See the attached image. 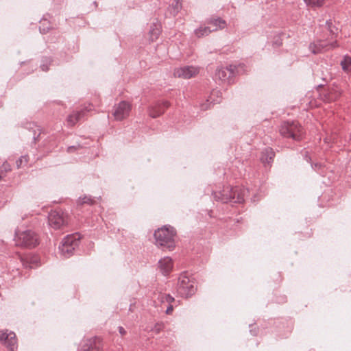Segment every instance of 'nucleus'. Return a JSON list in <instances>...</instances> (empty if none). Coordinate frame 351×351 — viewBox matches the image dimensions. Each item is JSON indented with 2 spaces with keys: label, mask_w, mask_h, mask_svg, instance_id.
<instances>
[{
  "label": "nucleus",
  "mask_w": 351,
  "mask_h": 351,
  "mask_svg": "<svg viewBox=\"0 0 351 351\" xmlns=\"http://www.w3.org/2000/svg\"><path fill=\"white\" fill-rule=\"evenodd\" d=\"M182 9V3L180 0H174L169 7V11L173 16H176Z\"/></svg>",
  "instance_id": "5701e85b"
},
{
  "label": "nucleus",
  "mask_w": 351,
  "mask_h": 351,
  "mask_svg": "<svg viewBox=\"0 0 351 351\" xmlns=\"http://www.w3.org/2000/svg\"><path fill=\"white\" fill-rule=\"evenodd\" d=\"M340 64L342 67V69L345 72H349V68L351 66V57L348 56H345L343 60L341 61Z\"/></svg>",
  "instance_id": "b1692460"
},
{
  "label": "nucleus",
  "mask_w": 351,
  "mask_h": 351,
  "mask_svg": "<svg viewBox=\"0 0 351 351\" xmlns=\"http://www.w3.org/2000/svg\"><path fill=\"white\" fill-rule=\"evenodd\" d=\"M76 147L75 146H71V147H69L67 148V152H69V153H71L73 152V151L76 150Z\"/></svg>",
  "instance_id": "e433bc0d"
},
{
  "label": "nucleus",
  "mask_w": 351,
  "mask_h": 351,
  "mask_svg": "<svg viewBox=\"0 0 351 351\" xmlns=\"http://www.w3.org/2000/svg\"><path fill=\"white\" fill-rule=\"evenodd\" d=\"M4 176H5V173L3 172V170H0V180Z\"/></svg>",
  "instance_id": "4c0bfd02"
},
{
  "label": "nucleus",
  "mask_w": 351,
  "mask_h": 351,
  "mask_svg": "<svg viewBox=\"0 0 351 351\" xmlns=\"http://www.w3.org/2000/svg\"><path fill=\"white\" fill-rule=\"evenodd\" d=\"M217 31V27H213L212 26H200L194 31L195 35L197 38H202L209 35L212 32Z\"/></svg>",
  "instance_id": "6ab92c4d"
},
{
  "label": "nucleus",
  "mask_w": 351,
  "mask_h": 351,
  "mask_svg": "<svg viewBox=\"0 0 351 351\" xmlns=\"http://www.w3.org/2000/svg\"><path fill=\"white\" fill-rule=\"evenodd\" d=\"M131 110V106L128 102L123 101L114 106L113 116L117 121H121L126 118Z\"/></svg>",
  "instance_id": "f8f14e48"
},
{
  "label": "nucleus",
  "mask_w": 351,
  "mask_h": 351,
  "mask_svg": "<svg viewBox=\"0 0 351 351\" xmlns=\"http://www.w3.org/2000/svg\"><path fill=\"white\" fill-rule=\"evenodd\" d=\"M164 297H165L166 302L169 303V304H171V303L174 301V298L169 294H166V295H164Z\"/></svg>",
  "instance_id": "473e14b6"
},
{
  "label": "nucleus",
  "mask_w": 351,
  "mask_h": 351,
  "mask_svg": "<svg viewBox=\"0 0 351 351\" xmlns=\"http://www.w3.org/2000/svg\"><path fill=\"white\" fill-rule=\"evenodd\" d=\"M280 134L285 138H291L295 141L302 139L304 132L302 125L297 121H286L280 128Z\"/></svg>",
  "instance_id": "7ed1b4c3"
},
{
  "label": "nucleus",
  "mask_w": 351,
  "mask_h": 351,
  "mask_svg": "<svg viewBox=\"0 0 351 351\" xmlns=\"http://www.w3.org/2000/svg\"><path fill=\"white\" fill-rule=\"evenodd\" d=\"M154 236L156 245L169 251L175 248L176 231L173 227L168 225L163 226L154 232Z\"/></svg>",
  "instance_id": "f257e3e1"
},
{
  "label": "nucleus",
  "mask_w": 351,
  "mask_h": 351,
  "mask_svg": "<svg viewBox=\"0 0 351 351\" xmlns=\"http://www.w3.org/2000/svg\"><path fill=\"white\" fill-rule=\"evenodd\" d=\"M196 288L194 286V282L186 276L182 275L178 282V293L186 298L190 297L195 293Z\"/></svg>",
  "instance_id": "0eeeda50"
},
{
  "label": "nucleus",
  "mask_w": 351,
  "mask_h": 351,
  "mask_svg": "<svg viewBox=\"0 0 351 351\" xmlns=\"http://www.w3.org/2000/svg\"><path fill=\"white\" fill-rule=\"evenodd\" d=\"M173 266L172 259L169 256H165L158 261V268L161 274L167 276L172 271Z\"/></svg>",
  "instance_id": "4468645a"
},
{
  "label": "nucleus",
  "mask_w": 351,
  "mask_h": 351,
  "mask_svg": "<svg viewBox=\"0 0 351 351\" xmlns=\"http://www.w3.org/2000/svg\"><path fill=\"white\" fill-rule=\"evenodd\" d=\"M163 328V324H156L153 328V330L155 331L156 333L160 332V331Z\"/></svg>",
  "instance_id": "2f4dec72"
},
{
  "label": "nucleus",
  "mask_w": 351,
  "mask_h": 351,
  "mask_svg": "<svg viewBox=\"0 0 351 351\" xmlns=\"http://www.w3.org/2000/svg\"><path fill=\"white\" fill-rule=\"evenodd\" d=\"M199 68L193 66H184L174 69L173 75L176 77L189 79L197 75Z\"/></svg>",
  "instance_id": "1a4fd4ad"
},
{
  "label": "nucleus",
  "mask_w": 351,
  "mask_h": 351,
  "mask_svg": "<svg viewBox=\"0 0 351 351\" xmlns=\"http://www.w3.org/2000/svg\"><path fill=\"white\" fill-rule=\"evenodd\" d=\"M0 170H3V172L5 173V175L6 174V173L9 172L11 171V167L10 165V164L7 162H5L3 163V165H1V168H0Z\"/></svg>",
  "instance_id": "c756f323"
},
{
  "label": "nucleus",
  "mask_w": 351,
  "mask_h": 351,
  "mask_svg": "<svg viewBox=\"0 0 351 351\" xmlns=\"http://www.w3.org/2000/svg\"><path fill=\"white\" fill-rule=\"evenodd\" d=\"M326 27L332 35L336 34L337 29L332 25L331 20H327L326 21Z\"/></svg>",
  "instance_id": "c85d7f7f"
},
{
  "label": "nucleus",
  "mask_w": 351,
  "mask_h": 351,
  "mask_svg": "<svg viewBox=\"0 0 351 351\" xmlns=\"http://www.w3.org/2000/svg\"><path fill=\"white\" fill-rule=\"evenodd\" d=\"M160 34V25L158 24H154L150 27L149 32V40L151 41L156 40Z\"/></svg>",
  "instance_id": "4be33fe9"
},
{
  "label": "nucleus",
  "mask_w": 351,
  "mask_h": 351,
  "mask_svg": "<svg viewBox=\"0 0 351 351\" xmlns=\"http://www.w3.org/2000/svg\"><path fill=\"white\" fill-rule=\"evenodd\" d=\"M16 245L24 247H34L38 243V237L32 230L16 232L15 235Z\"/></svg>",
  "instance_id": "20e7f679"
},
{
  "label": "nucleus",
  "mask_w": 351,
  "mask_h": 351,
  "mask_svg": "<svg viewBox=\"0 0 351 351\" xmlns=\"http://www.w3.org/2000/svg\"><path fill=\"white\" fill-rule=\"evenodd\" d=\"M40 25L39 26V30L41 34H46L51 29L50 23L46 19L40 21Z\"/></svg>",
  "instance_id": "393cba45"
},
{
  "label": "nucleus",
  "mask_w": 351,
  "mask_h": 351,
  "mask_svg": "<svg viewBox=\"0 0 351 351\" xmlns=\"http://www.w3.org/2000/svg\"><path fill=\"white\" fill-rule=\"evenodd\" d=\"M235 66L230 65L228 67L218 68L215 72V78L223 82H231V78L234 75Z\"/></svg>",
  "instance_id": "9b49d317"
},
{
  "label": "nucleus",
  "mask_w": 351,
  "mask_h": 351,
  "mask_svg": "<svg viewBox=\"0 0 351 351\" xmlns=\"http://www.w3.org/2000/svg\"><path fill=\"white\" fill-rule=\"evenodd\" d=\"M95 201L93 198H92L90 196L85 195L83 197H80L77 200V204L82 205L84 204H87L89 205H92L95 204Z\"/></svg>",
  "instance_id": "a878e982"
},
{
  "label": "nucleus",
  "mask_w": 351,
  "mask_h": 351,
  "mask_svg": "<svg viewBox=\"0 0 351 351\" xmlns=\"http://www.w3.org/2000/svg\"><path fill=\"white\" fill-rule=\"evenodd\" d=\"M164 295H166L165 293H160L158 295V300L161 302V303H165L166 302L165 301V297H164Z\"/></svg>",
  "instance_id": "72a5a7b5"
},
{
  "label": "nucleus",
  "mask_w": 351,
  "mask_h": 351,
  "mask_svg": "<svg viewBox=\"0 0 351 351\" xmlns=\"http://www.w3.org/2000/svg\"><path fill=\"white\" fill-rule=\"evenodd\" d=\"M173 311V306L169 304V306L167 308L166 313L170 314Z\"/></svg>",
  "instance_id": "c9c22d12"
},
{
  "label": "nucleus",
  "mask_w": 351,
  "mask_h": 351,
  "mask_svg": "<svg viewBox=\"0 0 351 351\" xmlns=\"http://www.w3.org/2000/svg\"><path fill=\"white\" fill-rule=\"evenodd\" d=\"M82 351H101V341L98 337L89 339L82 347Z\"/></svg>",
  "instance_id": "dca6fc26"
},
{
  "label": "nucleus",
  "mask_w": 351,
  "mask_h": 351,
  "mask_svg": "<svg viewBox=\"0 0 351 351\" xmlns=\"http://www.w3.org/2000/svg\"><path fill=\"white\" fill-rule=\"evenodd\" d=\"M119 332L122 336L126 334L125 330L122 326L119 327Z\"/></svg>",
  "instance_id": "f704fd0d"
},
{
  "label": "nucleus",
  "mask_w": 351,
  "mask_h": 351,
  "mask_svg": "<svg viewBox=\"0 0 351 351\" xmlns=\"http://www.w3.org/2000/svg\"><path fill=\"white\" fill-rule=\"evenodd\" d=\"M80 236L77 234H72L65 237L59 246L62 255L68 258L73 255L75 249L79 245Z\"/></svg>",
  "instance_id": "39448f33"
},
{
  "label": "nucleus",
  "mask_w": 351,
  "mask_h": 351,
  "mask_svg": "<svg viewBox=\"0 0 351 351\" xmlns=\"http://www.w3.org/2000/svg\"><path fill=\"white\" fill-rule=\"evenodd\" d=\"M245 193V189L227 186L222 191L214 192L213 195L215 199L223 203H242L244 202Z\"/></svg>",
  "instance_id": "f03ea898"
},
{
  "label": "nucleus",
  "mask_w": 351,
  "mask_h": 351,
  "mask_svg": "<svg viewBox=\"0 0 351 351\" xmlns=\"http://www.w3.org/2000/svg\"><path fill=\"white\" fill-rule=\"evenodd\" d=\"M306 5L312 7H320L323 5L324 0H304Z\"/></svg>",
  "instance_id": "cd10ccee"
},
{
  "label": "nucleus",
  "mask_w": 351,
  "mask_h": 351,
  "mask_svg": "<svg viewBox=\"0 0 351 351\" xmlns=\"http://www.w3.org/2000/svg\"><path fill=\"white\" fill-rule=\"evenodd\" d=\"M0 341L11 351H14L17 348V340L14 332L0 330Z\"/></svg>",
  "instance_id": "6e6552de"
},
{
  "label": "nucleus",
  "mask_w": 351,
  "mask_h": 351,
  "mask_svg": "<svg viewBox=\"0 0 351 351\" xmlns=\"http://www.w3.org/2000/svg\"><path fill=\"white\" fill-rule=\"evenodd\" d=\"M206 23L208 26H212L213 28L217 27V30L222 29L226 26V22L219 17L210 19L208 20Z\"/></svg>",
  "instance_id": "412c9836"
},
{
  "label": "nucleus",
  "mask_w": 351,
  "mask_h": 351,
  "mask_svg": "<svg viewBox=\"0 0 351 351\" xmlns=\"http://www.w3.org/2000/svg\"><path fill=\"white\" fill-rule=\"evenodd\" d=\"M221 93L219 90H213L208 99L206 100V104H202L201 105V109L202 110H206L210 107L212 104H217L221 102Z\"/></svg>",
  "instance_id": "2eb2a0df"
},
{
  "label": "nucleus",
  "mask_w": 351,
  "mask_h": 351,
  "mask_svg": "<svg viewBox=\"0 0 351 351\" xmlns=\"http://www.w3.org/2000/svg\"><path fill=\"white\" fill-rule=\"evenodd\" d=\"M48 223L55 230H63L68 225V215L61 210H51L48 216Z\"/></svg>",
  "instance_id": "423d86ee"
},
{
  "label": "nucleus",
  "mask_w": 351,
  "mask_h": 351,
  "mask_svg": "<svg viewBox=\"0 0 351 351\" xmlns=\"http://www.w3.org/2000/svg\"><path fill=\"white\" fill-rule=\"evenodd\" d=\"M318 166H319V165H318V164H315V167H318Z\"/></svg>",
  "instance_id": "ea45409f"
},
{
  "label": "nucleus",
  "mask_w": 351,
  "mask_h": 351,
  "mask_svg": "<svg viewBox=\"0 0 351 351\" xmlns=\"http://www.w3.org/2000/svg\"><path fill=\"white\" fill-rule=\"evenodd\" d=\"M337 46V45L336 41L327 43L325 40H317L310 44L309 49L313 54H317L330 49H333Z\"/></svg>",
  "instance_id": "9d476101"
},
{
  "label": "nucleus",
  "mask_w": 351,
  "mask_h": 351,
  "mask_svg": "<svg viewBox=\"0 0 351 351\" xmlns=\"http://www.w3.org/2000/svg\"><path fill=\"white\" fill-rule=\"evenodd\" d=\"M1 206H2V205H0V207H1Z\"/></svg>",
  "instance_id": "a19ab883"
},
{
  "label": "nucleus",
  "mask_w": 351,
  "mask_h": 351,
  "mask_svg": "<svg viewBox=\"0 0 351 351\" xmlns=\"http://www.w3.org/2000/svg\"><path fill=\"white\" fill-rule=\"evenodd\" d=\"M170 106L167 101H158L149 108V115L152 118L160 117Z\"/></svg>",
  "instance_id": "ddd939ff"
},
{
  "label": "nucleus",
  "mask_w": 351,
  "mask_h": 351,
  "mask_svg": "<svg viewBox=\"0 0 351 351\" xmlns=\"http://www.w3.org/2000/svg\"><path fill=\"white\" fill-rule=\"evenodd\" d=\"M45 61L47 62V64H45L43 63V64H41L40 67H41V69L43 71H47L49 70V66H48V64H49L50 62H51V60L49 58H46L45 59Z\"/></svg>",
  "instance_id": "7c9ffc66"
},
{
  "label": "nucleus",
  "mask_w": 351,
  "mask_h": 351,
  "mask_svg": "<svg viewBox=\"0 0 351 351\" xmlns=\"http://www.w3.org/2000/svg\"><path fill=\"white\" fill-rule=\"evenodd\" d=\"M21 261L25 267L34 268L38 265V258L36 256L21 258Z\"/></svg>",
  "instance_id": "aec40b11"
},
{
  "label": "nucleus",
  "mask_w": 351,
  "mask_h": 351,
  "mask_svg": "<svg viewBox=\"0 0 351 351\" xmlns=\"http://www.w3.org/2000/svg\"><path fill=\"white\" fill-rule=\"evenodd\" d=\"M329 77H328L327 76H325L324 77H322V79L325 81H327L328 80Z\"/></svg>",
  "instance_id": "58836bf2"
},
{
  "label": "nucleus",
  "mask_w": 351,
  "mask_h": 351,
  "mask_svg": "<svg viewBox=\"0 0 351 351\" xmlns=\"http://www.w3.org/2000/svg\"><path fill=\"white\" fill-rule=\"evenodd\" d=\"M89 110L83 109L80 111L73 112L72 114H69L66 119V123L69 126H73L76 124L84 115L86 111Z\"/></svg>",
  "instance_id": "f3484780"
},
{
  "label": "nucleus",
  "mask_w": 351,
  "mask_h": 351,
  "mask_svg": "<svg viewBox=\"0 0 351 351\" xmlns=\"http://www.w3.org/2000/svg\"><path fill=\"white\" fill-rule=\"evenodd\" d=\"M29 161L28 156H21L16 162V165L18 169L21 168L27 165Z\"/></svg>",
  "instance_id": "bb28decb"
},
{
  "label": "nucleus",
  "mask_w": 351,
  "mask_h": 351,
  "mask_svg": "<svg viewBox=\"0 0 351 351\" xmlns=\"http://www.w3.org/2000/svg\"><path fill=\"white\" fill-rule=\"evenodd\" d=\"M274 156L275 153L273 149L267 147L262 152L261 160L264 164V165H269L273 162Z\"/></svg>",
  "instance_id": "a211bd4d"
}]
</instances>
